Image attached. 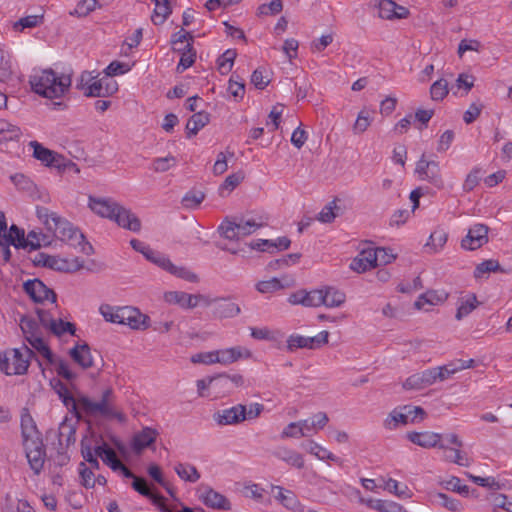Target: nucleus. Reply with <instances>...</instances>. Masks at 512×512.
I'll return each mask as SVG.
<instances>
[{
  "label": "nucleus",
  "instance_id": "f257e3e1",
  "mask_svg": "<svg viewBox=\"0 0 512 512\" xmlns=\"http://www.w3.org/2000/svg\"><path fill=\"white\" fill-rule=\"evenodd\" d=\"M31 89L38 95L53 99L62 97L70 88L72 80L68 74L58 75L53 69L34 70L29 77Z\"/></svg>",
  "mask_w": 512,
  "mask_h": 512
},
{
  "label": "nucleus",
  "instance_id": "f03ea898",
  "mask_svg": "<svg viewBox=\"0 0 512 512\" xmlns=\"http://www.w3.org/2000/svg\"><path fill=\"white\" fill-rule=\"evenodd\" d=\"M81 411L88 416L124 419L123 414L115 410L114 393L111 388L103 391L99 401H93L84 395L78 396V412L81 414Z\"/></svg>",
  "mask_w": 512,
  "mask_h": 512
},
{
  "label": "nucleus",
  "instance_id": "7ed1b4c3",
  "mask_svg": "<svg viewBox=\"0 0 512 512\" xmlns=\"http://www.w3.org/2000/svg\"><path fill=\"white\" fill-rule=\"evenodd\" d=\"M24 351L18 348L0 352V371L6 375H24L28 371L30 359L35 356L32 349L24 346Z\"/></svg>",
  "mask_w": 512,
  "mask_h": 512
},
{
  "label": "nucleus",
  "instance_id": "20e7f679",
  "mask_svg": "<svg viewBox=\"0 0 512 512\" xmlns=\"http://www.w3.org/2000/svg\"><path fill=\"white\" fill-rule=\"evenodd\" d=\"M23 447L30 468L33 470L34 474H40L46 459V451L42 437L23 441Z\"/></svg>",
  "mask_w": 512,
  "mask_h": 512
},
{
  "label": "nucleus",
  "instance_id": "39448f33",
  "mask_svg": "<svg viewBox=\"0 0 512 512\" xmlns=\"http://www.w3.org/2000/svg\"><path fill=\"white\" fill-rule=\"evenodd\" d=\"M415 172L420 180L428 181L434 187L441 189L444 181L441 176L439 163L436 161H428L423 154L416 164Z\"/></svg>",
  "mask_w": 512,
  "mask_h": 512
},
{
  "label": "nucleus",
  "instance_id": "423d86ee",
  "mask_svg": "<svg viewBox=\"0 0 512 512\" xmlns=\"http://www.w3.org/2000/svg\"><path fill=\"white\" fill-rule=\"evenodd\" d=\"M49 231L53 232L56 238L72 246H76L84 240V235L72 223L60 216L53 222Z\"/></svg>",
  "mask_w": 512,
  "mask_h": 512
},
{
  "label": "nucleus",
  "instance_id": "0eeeda50",
  "mask_svg": "<svg viewBox=\"0 0 512 512\" xmlns=\"http://www.w3.org/2000/svg\"><path fill=\"white\" fill-rule=\"evenodd\" d=\"M199 500L208 508L215 510H230L231 502L223 494L208 485L201 484L197 488Z\"/></svg>",
  "mask_w": 512,
  "mask_h": 512
},
{
  "label": "nucleus",
  "instance_id": "6e6552de",
  "mask_svg": "<svg viewBox=\"0 0 512 512\" xmlns=\"http://www.w3.org/2000/svg\"><path fill=\"white\" fill-rule=\"evenodd\" d=\"M23 290L35 303H43L45 300H50L51 303H56L57 301V294L54 290L47 287L38 278L25 281L23 283Z\"/></svg>",
  "mask_w": 512,
  "mask_h": 512
},
{
  "label": "nucleus",
  "instance_id": "1a4fd4ad",
  "mask_svg": "<svg viewBox=\"0 0 512 512\" xmlns=\"http://www.w3.org/2000/svg\"><path fill=\"white\" fill-rule=\"evenodd\" d=\"M489 227L482 223L474 224L467 235L461 241V247L465 250H476L488 242Z\"/></svg>",
  "mask_w": 512,
  "mask_h": 512
},
{
  "label": "nucleus",
  "instance_id": "9d476101",
  "mask_svg": "<svg viewBox=\"0 0 512 512\" xmlns=\"http://www.w3.org/2000/svg\"><path fill=\"white\" fill-rule=\"evenodd\" d=\"M120 319L122 325H128L132 329L145 330L149 327L150 318L142 314L139 309L124 306L120 308Z\"/></svg>",
  "mask_w": 512,
  "mask_h": 512
},
{
  "label": "nucleus",
  "instance_id": "9b49d317",
  "mask_svg": "<svg viewBox=\"0 0 512 512\" xmlns=\"http://www.w3.org/2000/svg\"><path fill=\"white\" fill-rule=\"evenodd\" d=\"M322 288L306 291L304 289L292 293L288 302L292 305H303L305 307H319L323 305Z\"/></svg>",
  "mask_w": 512,
  "mask_h": 512
},
{
  "label": "nucleus",
  "instance_id": "f8f14e48",
  "mask_svg": "<svg viewBox=\"0 0 512 512\" xmlns=\"http://www.w3.org/2000/svg\"><path fill=\"white\" fill-rule=\"evenodd\" d=\"M407 439L411 441L413 444L418 445L423 448H434L438 447L440 449H448L446 445L441 443L442 435L439 433L424 431V432H408L406 435Z\"/></svg>",
  "mask_w": 512,
  "mask_h": 512
},
{
  "label": "nucleus",
  "instance_id": "ddd939ff",
  "mask_svg": "<svg viewBox=\"0 0 512 512\" xmlns=\"http://www.w3.org/2000/svg\"><path fill=\"white\" fill-rule=\"evenodd\" d=\"M376 7L378 8V16L381 19H405L409 15L407 8L396 4L393 0H379Z\"/></svg>",
  "mask_w": 512,
  "mask_h": 512
},
{
  "label": "nucleus",
  "instance_id": "4468645a",
  "mask_svg": "<svg viewBox=\"0 0 512 512\" xmlns=\"http://www.w3.org/2000/svg\"><path fill=\"white\" fill-rule=\"evenodd\" d=\"M51 386L62 400L63 404L68 410L73 412L77 419H81V415L78 412V397L75 398L68 390L67 386L57 378H53L50 381Z\"/></svg>",
  "mask_w": 512,
  "mask_h": 512
},
{
  "label": "nucleus",
  "instance_id": "2eb2a0df",
  "mask_svg": "<svg viewBox=\"0 0 512 512\" xmlns=\"http://www.w3.org/2000/svg\"><path fill=\"white\" fill-rule=\"evenodd\" d=\"M88 206L97 215L112 220L119 204L112 199L90 196Z\"/></svg>",
  "mask_w": 512,
  "mask_h": 512
},
{
  "label": "nucleus",
  "instance_id": "dca6fc26",
  "mask_svg": "<svg viewBox=\"0 0 512 512\" xmlns=\"http://www.w3.org/2000/svg\"><path fill=\"white\" fill-rule=\"evenodd\" d=\"M215 420L220 425L237 424L246 419V406L238 404L228 409H224L221 413L214 415Z\"/></svg>",
  "mask_w": 512,
  "mask_h": 512
},
{
  "label": "nucleus",
  "instance_id": "f3484780",
  "mask_svg": "<svg viewBox=\"0 0 512 512\" xmlns=\"http://www.w3.org/2000/svg\"><path fill=\"white\" fill-rule=\"evenodd\" d=\"M119 226L133 232H138L141 229V222L139 218L129 209L119 204L113 219Z\"/></svg>",
  "mask_w": 512,
  "mask_h": 512
},
{
  "label": "nucleus",
  "instance_id": "a211bd4d",
  "mask_svg": "<svg viewBox=\"0 0 512 512\" xmlns=\"http://www.w3.org/2000/svg\"><path fill=\"white\" fill-rule=\"evenodd\" d=\"M433 373V369L430 368L421 373L413 374L405 380L403 388L406 390H420L431 386L435 383V376Z\"/></svg>",
  "mask_w": 512,
  "mask_h": 512
},
{
  "label": "nucleus",
  "instance_id": "6ab92c4d",
  "mask_svg": "<svg viewBox=\"0 0 512 512\" xmlns=\"http://www.w3.org/2000/svg\"><path fill=\"white\" fill-rule=\"evenodd\" d=\"M252 356L250 350L243 348L241 346L221 349L216 351V356L219 360H216V363L220 364H231L236 362L241 358L248 359Z\"/></svg>",
  "mask_w": 512,
  "mask_h": 512
},
{
  "label": "nucleus",
  "instance_id": "aec40b11",
  "mask_svg": "<svg viewBox=\"0 0 512 512\" xmlns=\"http://www.w3.org/2000/svg\"><path fill=\"white\" fill-rule=\"evenodd\" d=\"M158 431L151 427H144L136 433L132 439V449L135 453H141L145 448L152 445L158 436Z\"/></svg>",
  "mask_w": 512,
  "mask_h": 512
},
{
  "label": "nucleus",
  "instance_id": "412c9836",
  "mask_svg": "<svg viewBox=\"0 0 512 512\" xmlns=\"http://www.w3.org/2000/svg\"><path fill=\"white\" fill-rule=\"evenodd\" d=\"M58 445L61 449H67L76 441V426L68 418H65L58 427Z\"/></svg>",
  "mask_w": 512,
  "mask_h": 512
},
{
  "label": "nucleus",
  "instance_id": "4be33fe9",
  "mask_svg": "<svg viewBox=\"0 0 512 512\" xmlns=\"http://www.w3.org/2000/svg\"><path fill=\"white\" fill-rule=\"evenodd\" d=\"M69 356L82 369L91 368L94 364L90 346L87 343L76 344L69 350Z\"/></svg>",
  "mask_w": 512,
  "mask_h": 512
},
{
  "label": "nucleus",
  "instance_id": "5701e85b",
  "mask_svg": "<svg viewBox=\"0 0 512 512\" xmlns=\"http://www.w3.org/2000/svg\"><path fill=\"white\" fill-rule=\"evenodd\" d=\"M241 308L237 303L231 302L228 298H217L212 313L215 318H233L239 315Z\"/></svg>",
  "mask_w": 512,
  "mask_h": 512
},
{
  "label": "nucleus",
  "instance_id": "b1692460",
  "mask_svg": "<svg viewBox=\"0 0 512 512\" xmlns=\"http://www.w3.org/2000/svg\"><path fill=\"white\" fill-rule=\"evenodd\" d=\"M272 455L279 460L286 462L287 464L296 467L298 469H302L304 467V459L303 456L297 451L290 449L285 446H277Z\"/></svg>",
  "mask_w": 512,
  "mask_h": 512
},
{
  "label": "nucleus",
  "instance_id": "393cba45",
  "mask_svg": "<svg viewBox=\"0 0 512 512\" xmlns=\"http://www.w3.org/2000/svg\"><path fill=\"white\" fill-rule=\"evenodd\" d=\"M93 79L90 72H83L81 74L80 83L78 84L79 89H85V96L87 97H105L104 86L101 79L94 81L89 84Z\"/></svg>",
  "mask_w": 512,
  "mask_h": 512
},
{
  "label": "nucleus",
  "instance_id": "a878e982",
  "mask_svg": "<svg viewBox=\"0 0 512 512\" xmlns=\"http://www.w3.org/2000/svg\"><path fill=\"white\" fill-rule=\"evenodd\" d=\"M30 146L33 148V156L45 163L47 166L59 167L61 156L57 153L43 147L37 141L30 142Z\"/></svg>",
  "mask_w": 512,
  "mask_h": 512
},
{
  "label": "nucleus",
  "instance_id": "bb28decb",
  "mask_svg": "<svg viewBox=\"0 0 512 512\" xmlns=\"http://www.w3.org/2000/svg\"><path fill=\"white\" fill-rule=\"evenodd\" d=\"M164 300L169 304L178 305L183 309H193L196 307L194 294L183 291L165 292Z\"/></svg>",
  "mask_w": 512,
  "mask_h": 512
},
{
  "label": "nucleus",
  "instance_id": "cd10ccee",
  "mask_svg": "<svg viewBox=\"0 0 512 512\" xmlns=\"http://www.w3.org/2000/svg\"><path fill=\"white\" fill-rule=\"evenodd\" d=\"M21 434L23 441L41 437L34 419L26 408L21 413Z\"/></svg>",
  "mask_w": 512,
  "mask_h": 512
},
{
  "label": "nucleus",
  "instance_id": "c85d7f7f",
  "mask_svg": "<svg viewBox=\"0 0 512 512\" xmlns=\"http://www.w3.org/2000/svg\"><path fill=\"white\" fill-rule=\"evenodd\" d=\"M83 267V261H79L77 258L71 263L66 259L58 256L50 255L48 260L47 268H50L59 272H72L79 270Z\"/></svg>",
  "mask_w": 512,
  "mask_h": 512
},
{
  "label": "nucleus",
  "instance_id": "c756f323",
  "mask_svg": "<svg viewBox=\"0 0 512 512\" xmlns=\"http://www.w3.org/2000/svg\"><path fill=\"white\" fill-rule=\"evenodd\" d=\"M210 121L209 113L200 111L194 113L186 124L187 138H191L196 135L199 130L205 127Z\"/></svg>",
  "mask_w": 512,
  "mask_h": 512
},
{
  "label": "nucleus",
  "instance_id": "7c9ffc66",
  "mask_svg": "<svg viewBox=\"0 0 512 512\" xmlns=\"http://www.w3.org/2000/svg\"><path fill=\"white\" fill-rule=\"evenodd\" d=\"M323 305L327 308H334L341 306L346 299L344 292L335 289L334 287L326 286L322 288Z\"/></svg>",
  "mask_w": 512,
  "mask_h": 512
},
{
  "label": "nucleus",
  "instance_id": "2f4dec72",
  "mask_svg": "<svg viewBox=\"0 0 512 512\" xmlns=\"http://www.w3.org/2000/svg\"><path fill=\"white\" fill-rule=\"evenodd\" d=\"M175 51L181 54L177 65V72L181 73L191 67L196 59V51L191 42H188L183 48H175Z\"/></svg>",
  "mask_w": 512,
  "mask_h": 512
},
{
  "label": "nucleus",
  "instance_id": "473e14b6",
  "mask_svg": "<svg viewBox=\"0 0 512 512\" xmlns=\"http://www.w3.org/2000/svg\"><path fill=\"white\" fill-rule=\"evenodd\" d=\"M174 470L179 478L185 482L196 483L201 477L197 468L190 463H178Z\"/></svg>",
  "mask_w": 512,
  "mask_h": 512
},
{
  "label": "nucleus",
  "instance_id": "72a5a7b5",
  "mask_svg": "<svg viewBox=\"0 0 512 512\" xmlns=\"http://www.w3.org/2000/svg\"><path fill=\"white\" fill-rule=\"evenodd\" d=\"M408 422L409 417L407 411H404L402 408H395L384 420L383 425L388 430H395L399 425H406Z\"/></svg>",
  "mask_w": 512,
  "mask_h": 512
},
{
  "label": "nucleus",
  "instance_id": "f704fd0d",
  "mask_svg": "<svg viewBox=\"0 0 512 512\" xmlns=\"http://www.w3.org/2000/svg\"><path fill=\"white\" fill-rule=\"evenodd\" d=\"M237 216L225 218V220L219 225L218 232L221 236L228 240H238L241 235L238 234Z\"/></svg>",
  "mask_w": 512,
  "mask_h": 512
},
{
  "label": "nucleus",
  "instance_id": "c9c22d12",
  "mask_svg": "<svg viewBox=\"0 0 512 512\" xmlns=\"http://www.w3.org/2000/svg\"><path fill=\"white\" fill-rule=\"evenodd\" d=\"M25 231L22 228H19L17 225L12 224L4 235V238L11 239V244L16 249H26L28 248V242L25 241Z\"/></svg>",
  "mask_w": 512,
  "mask_h": 512
},
{
  "label": "nucleus",
  "instance_id": "e433bc0d",
  "mask_svg": "<svg viewBox=\"0 0 512 512\" xmlns=\"http://www.w3.org/2000/svg\"><path fill=\"white\" fill-rule=\"evenodd\" d=\"M275 488L278 490V493L277 495H275V498L279 500L283 506L293 511L299 510L301 504L294 492L290 490H285L279 486Z\"/></svg>",
  "mask_w": 512,
  "mask_h": 512
},
{
  "label": "nucleus",
  "instance_id": "4c0bfd02",
  "mask_svg": "<svg viewBox=\"0 0 512 512\" xmlns=\"http://www.w3.org/2000/svg\"><path fill=\"white\" fill-rule=\"evenodd\" d=\"M26 341L39 352L48 363H53V352L39 335L26 336Z\"/></svg>",
  "mask_w": 512,
  "mask_h": 512
},
{
  "label": "nucleus",
  "instance_id": "58836bf2",
  "mask_svg": "<svg viewBox=\"0 0 512 512\" xmlns=\"http://www.w3.org/2000/svg\"><path fill=\"white\" fill-rule=\"evenodd\" d=\"M305 448L307 452L316 456L319 460L328 459L338 463L339 465H342V460L339 457H337L332 452L328 451L326 448L320 446L314 441H310Z\"/></svg>",
  "mask_w": 512,
  "mask_h": 512
},
{
  "label": "nucleus",
  "instance_id": "ea45409f",
  "mask_svg": "<svg viewBox=\"0 0 512 512\" xmlns=\"http://www.w3.org/2000/svg\"><path fill=\"white\" fill-rule=\"evenodd\" d=\"M171 12L172 10L168 0H155V9L151 16L152 22L155 25L163 24Z\"/></svg>",
  "mask_w": 512,
  "mask_h": 512
},
{
  "label": "nucleus",
  "instance_id": "a19ab883",
  "mask_svg": "<svg viewBox=\"0 0 512 512\" xmlns=\"http://www.w3.org/2000/svg\"><path fill=\"white\" fill-rule=\"evenodd\" d=\"M10 179L20 191L26 192L29 195H33L36 191L35 183L28 176L22 173L11 175Z\"/></svg>",
  "mask_w": 512,
  "mask_h": 512
},
{
  "label": "nucleus",
  "instance_id": "79ce46f5",
  "mask_svg": "<svg viewBox=\"0 0 512 512\" xmlns=\"http://www.w3.org/2000/svg\"><path fill=\"white\" fill-rule=\"evenodd\" d=\"M21 134V129L18 126L8 122L5 119H0V136L2 137V140H18Z\"/></svg>",
  "mask_w": 512,
  "mask_h": 512
},
{
  "label": "nucleus",
  "instance_id": "37998d69",
  "mask_svg": "<svg viewBox=\"0 0 512 512\" xmlns=\"http://www.w3.org/2000/svg\"><path fill=\"white\" fill-rule=\"evenodd\" d=\"M448 239L447 233L442 230L438 229L431 233L425 247L430 249L432 253L438 252L443 246L446 244Z\"/></svg>",
  "mask_w": 512,
  "mask_h": 512
},
{
  "label": "nucleus",
  "instance_id": "c03bdc74",
  "mask_svg": "<svg viewBox=\"0 0 512 512\" xmlns=\"http://www.w3.org/2000/svg\"><path fill=\"white\" fill-rule=\"evenodd\" d=\"M369 505L379 512H408L402 505L388 500H371Z\"/></svg>",
  "mask_w": 512,
  "mask_h": 512
},
{
  "label": "nucleus",
  "instance_id": "a18cd8bd",
  "mask_svg": "<svg viewBox=\"0 0 512 512\" xmlns=\"http://www.w3.org/2000/svg\"><path fill=\"white\" fill-rule=\"evenodd\" d=\"M167 272L190 283H197L199 281V277L194 272L184 266H176L172 262L168 266Z\"/></svg>",
  "mask_w": 512,
  "mask_h": 512
},
{
  "label": "nucleus",
  "instance_id": "49530a36",
  "mask_svg": "<svg viewBox=\"0 0 512 512\" xmlns=\"http://www.w3.org/2000/svg\"><path fill=\"white\" fill-rule=\"evenodd\" d=\"M289 286V283L283 284L281 279L273 277L269 280L259 281L256 284V290L262 294L272 293Z\"/></svg>",
  "mask_w": 512,
  "mask_h": 512
},
{
  "label": "nucleus",
  "instance_id": "de8ad7c7",
  "mask_svg": "<svg viewBox=\"0 0 512 512\" xmlns=\"http://www.w3.org/2000/svg\"><path fill=\"white\" fill-rule=\"evenodd\" d=\"M236 56L235 49H228L218 58V70L221 74H228L231 71Z\"/></svg>",
  "mask_w": 512,
  "mask_h": 512
},
{
  "label": "nucleus",
  "instance_id": "09e8293b",
  "mask_svg": "<svg viewBox=\"0 0 512 512\" xmlns=\"http://www.w3.org/2000/svg\"><path fill=\"white\" fill-rule=\"evenodd\" d=\"M55 367V371L58 376L66 379L67 381H73L77 378V374L70 370L69 365L63 359L55 357L53 355V363H49Z\"/></svg>",
  "mask_w": 512,
  "mask_h": 512
},
{
  "label": "nucleus",
  "instance_id": "8fccbe9b",
  "mask_svg": "<svg viewBox=\"0 0 512 512\" xmlns=\"http://www.w3.org/2000/svg\"><path fill=\"white\" fill-rule=\"evenodd\" d=\"M479 302L474 294L468 296L465 300H462L457 308L456 319L461 320L469 315L477 306Z\"/></svg>",
  "mask_w": 512,
  "mask_h": 512
},
{
  "label": "nucleus",
  "instance_id": "3c124183",
  "mask_svg": "<svg viewBox=\"0 0 512 512\" xmlns=\"http://www.w3.org/2000/svg\"><path fill=\"white\" fill-rule=\"evenodd\" d=\"M339 210L336 200H333L323 207L316 219L322 223H331L338 216Z\"/></svg>",
  "mask_w": 512,
  "mask_h": 512
},
{
  "label": "nucleus",
  "instance_id": "603ef678",
  "mask_svg": "<svg viewBox=\"0 0 512 512\" xmlns=\"http://www.w3.org/2000/svg\"><path fill=\"white\" fill-rule=\"evenodd\" d=\"M384 489L388 490L391 493H394L397 497L403 499L410 498L412 495L407 485H400L397 480L392 478H389L385 482Z\"/></svg>",
  "mask_w": 512,
  "mask_h": 512
},
{
  "label": "nucleus",
  "instance_id": "864d4df0",
  "mask_svg": "<svg viewBox=\"0 0 512 512\" xmlns=\"http://www.w3.org/2000/svg\"><path fill=\"white\" fill-rule=\"evenodd\" d=\"M238 234L245 237L254 233L258 228L262 227V223H257L254 219L245 220L243 217H238Z\"/></svg>",
  "mask_w": 512,
  "mask_h": 512
},
{
  "label": "nucleus",
  "instance_id": "5fc2aeb1",
  "mask_svg": "<svg viewBox=\"0 0 512 512\" xmlns=\"http://www.w3.org/2000/svg\"><path fill=\"white\" fill-rule=\"evenodd\" d=\"M503 271L499 262L494 259H489L478 264L474 271L475 278L482 277L485 273Z\"/></svg>",
  "mask_w": 512,
  "mask_h": 512
},
{
  "label": "nucleus",
  "instance_id": "6e6d98bb",
  "mask_svg": "<svg viewBox=\"0 0 512 512\" xmlns=\"http://www.w3.org/2000/svg\"><path fill=\"white\" fill-rule=\"evenodd\" d=\"M448 92V82L445 79L435 81L430 88V95L434 101L443 100Z\"/></svg>",
  "mask_w": 512,
  "mask_h": 512
},
{
  "label": "nucleus",
  "instance_id": "4d7b16f0",
  "mask_svg": "<svg viewBox=\"0 0 512 512\" xmlns=\"http://www.w3.org/2000/svg\"><path fill=\"white\" fill-rule=\"evenodd\" d=\"M120 308L121 307H114L109 304H102L99 308V311L106 321L121 324Z\"/></svg>",
  "mask_w": 512,
  "mask_h": 512
},
{
  "label": "nucleus",
  "instance_id": "13d9d810",
  "mask_svg": "<svg viewBox=\"0 0 512 512\" xmlns=\"http://www.w3.org/2000/svg\"><path fill=\"white\" fill-rule=\"evenodd\" d=\"M205 199V194L202 191H189L182 198V204L189 209L197 208Z\"/></svg>",
  "mask_w": 512,
  "mask_h": 512
},
{
  "label": "nucleus",
  "instance_id": "bf43d9fd",
  "mask_svg": "<svg viewBox=\"0 0 512 512\" xmlns=\"http://www.w3.org/2000/svg\"><path fill=\"white\" fill-rule=\"evenodd\" d=\"M145 258L165 271H167L168 266L171 264V260L168 256L151 248Z\"/></svg>",
  "mask_w": 512,
  "mask_h": 512
},
{
  "label": "nucleus",
  "instance_id": "052dcab7",
  "mask_svg": "<svg viewBox=\"0 0 512 512\" xmlns=\"http://www.w3.org/2000/svg\"><path fill=\"white\" fill-rule=\"evenodd\" d=\"M432 369L434 372L433 374L435 376V382L436 381H444V380L448 379L451 375H453L459 371V368L456 367L455 362H451L449 364L435 367Z\"/></svg>",
  "mask_w": 512,
  "mask_h": 512
},
{
  "label": "nucleus",
  "instance_id": "680f3d73",
  "mask_svg": "<svg viewBox=\"0 0 512 512\" xmlns=\"http://www.w3.org/2000/svg\"><path fill=\"white\" fill-rule=\"evenodd\" d=\"M244 179L243 172L239 171L226 177L224 182L219 187V193L223 196L224 190H233L237 187Z\"/></svg>",
  "mask_w": 512,
  "mask_h": 512
},
{
  "label": "nucleus",
  "instance_id": "e2e57ef3",
  "mask_svg": "<svg viewBox=\"0 0 512 512\" xmlns=\"http://www.w3.org/2000/svg\"><path fill=\"white\" fill-rule=\"evenodd\" d=\"M56 336H62L65 333H69L71 335L75 334L76 327L71 322H65L62 319H55V324L49 330Z\"/></svg>",
  "mask_w": 512,
  "mask_h": 512
},
{
  "label": "nucleus",
  "instance_id": "0e129e2a",
  "mask_svg": "<svg viewBox=\"0 0 512 512\" xmlns=\"http://www.w3.org/2000/svg\"><path fill=\"white\" fill-rule=\"evenodd\" d=\"M177 160L174 156L168 155L166 157H159L153 160L152 168L155 172H166L171 167L175 166Z\"/></svg>",
  "mask_w": 512,
  "mask_h": 512
},
{
  "label": "nucleus",
  "instance_id": "69168bd1",
  "mask_svg": "<svg viewBox=\"0 0 512 512\" xmlns=\"http://www.w3.org/2000/svg\"><path fill=\"white\" fill-rule=\"evenodd\" d=\"M36 215L48 230L51 229L53 222H55L59 217L57 213L51 212L48 208L43 206H38L36 208Z\"/></svg>",
  "mask_w": 512,
  "mask_h": 512
},
{
  "label": "nucleus",
  "instance_id": "338daca9",
  "mask_svg": "<svg viewBox=\"0 0 512 512\" xmlns=\"http://www.w3.org/2000/svg\"><path fill=\"white\" fill-rule=\"evenodd\" d=\"M436 498L439 504L448 509L449 511L458 512L462 510V504L458 499L451 498L444 493H438L436 495Z\"/></svg>",
  "mask_w": 512,
  "mask_h": 512
},
{
  "label": "nucleus",
  "instance_id": "774afa93",
  "mask_svg": "<svg viewBox=\"0 0 512 512\" xmlns=\"http://www.w3.org/2000/svg\"><path fill=\"white\" fill-rule=\"evenodd\" d=\"M97 3V0H81L70 14L78 17L87 16L90 12L95 10Z\"/></svg>",
  "mask_w": 512,
  "mask_h": 512
}]
</instances>
